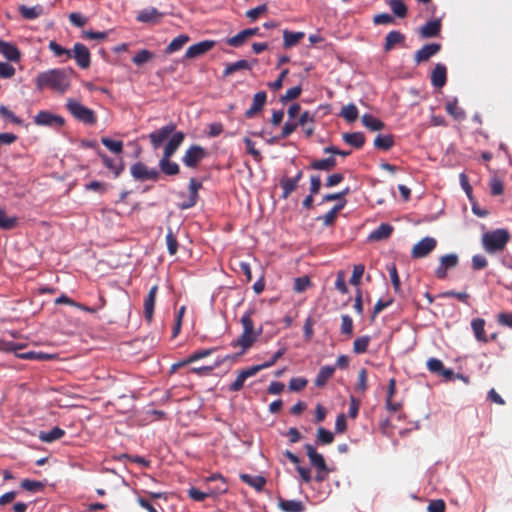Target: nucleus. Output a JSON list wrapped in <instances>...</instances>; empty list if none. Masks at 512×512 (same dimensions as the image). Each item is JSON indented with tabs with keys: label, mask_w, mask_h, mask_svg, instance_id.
Returning a JSON list of instances; mask_svg holds the SVG:
<instances>
[{
	"label": "nucleus",
	"mask_w": 512,
	"mask_h": 512,
	"mask_svg": "<svg viewBox=\"0 0 512 512\" xmlns=\"http://www.w3.org/2000/svg\"><path fill=\"white\" fill-rule=\"evenodd\" d=\"M73 74L72 68H53L39 73L34 81L36 88L40 91L48 88L64 94L70 88Z\"/></svg>",
	"instance_id": "1"
},
{
	"label": "nucleus",
	"mask_w": 512,
	"mask_h": 512,
	"mask_svg": "<svg viewBox=\"0 0 512 512\" xmlns=\"http://www.w3.org/2000/svg\"><path fill=\"white\" fill-rule=\"evenodd\" d=\"M184 139L185 134L183 132H176L172 137H170L169 141L165 145L162 157L159 160V169L163 174L167 176H175L179 174L180 167L176 162L171 161V157L178 150Z\"/></svg>",
	"instance_id": "2"
},
{
	"label": "nucleus",
	"mask_w": 512,
	"mask_h": 512,
	"mask_svg": "<svg viewBox=\"0 0 512 512\" xmlns=\"http://www.w3.org/2000/svg\"><path fill=\"white\" fill-rule=\"evenodd\" d=\"M509 239L510 235L508 230L500 228L484 233L482 236V245L487 253L493 254L503 251Z\"/></svg>",
	"instance_id": "3"
},
{
	"label": "nucleus",
	"mask_w": 512,
	"mask_h": 512,
	"mask_svg": "<svg viewBox=\"0 0 512 512\" xmlns=\"http://www.w3.org/2000/svg\"><path fill=\"white\" fill-rule=\"evenodd\" d=\"M66 107L68 111L76 118L78 121L83 122L87 125H93L96 123V116L92 109L82 105L75 99H68L66 103Z\"/></svg>",
	"instance_id": "4"
},
{
	"label": "nucleus",
	"mask_w": 512,
	"mask_h": 512,
	"mask_svg": "<svg viewBox=\"0 0 512 512\" xmlns=\"http://www.w3.org/2000/svg\"><path fill=\"white\" fill-rule=\"evenodd\" d=\"M208 152L200 145H191L182 157V163L191 169L198 167L199 163L206 158Z\"/></svg>",
	"instance_id": "5"
},
{
	"label": "nucleus",
	"mask_w": 512,
	"mask_h": 512,
	"mask_svg": "<svg viewBox=\"0 0 512 512\" xmlns=\"http://www.w3.org/2000/svg\"><path fill=\"white\" fill-rule=\"evenodd\" d=\"M130 172L132 177L138 181H157L160 178V172L155 168H149L146 164L142 162L134 163Z\"/></svg>",
	"instance_id": "6"
},
{
	"label": "nucleus",
	"mask_w": 512,
	"mask_h": 512,
	"mask_svg": "<svg viewBox=\"0 0 512 512\" xmlns=\"http://www.w3.org/2000/svg\"><path fill=\"white\" fill-rule=\"evenodd\" d=\"M437 246V240L427 236L418 241L411 250L412 259H422L427 257Z\"/></svg>",
	"instance_id": "7"
},
{
	"label": "nucleus",
	"mask_w": 512,
	"mask_h": 512,
	"mask_svg": "<svg viewBox=\"0 0 512 512\" xmlns=\"http://www.w3.org/2000/svg\"><path fill=\"white\" fill-rule=\"evenodd\" d=\"M176 132V125L174 123H169L160 129L151 132L148 137L153 149H158L166 139L170 136L172 137Z\"/></svg>",
	"instance_id": "8"
},
{
	"label": "nucleus",
	"mask_w": 512,
	"mask_h": 512,
	"mask_svg": "<svg viewBox=\"0 0 512 512\" xmlns=\"http://www.w3.org/2000/svg\"><path fill=\"white\" fill-rule=\"evenodd\" d=\"M34 123L38 126L60 128L65 124V120L59 115H55L49 111L42 110L38 112L34 117Z\"/></svg>",
	"instance_id": "9"
},
{
	"label": "nucleus",
	"mask_w": 512,
	"mask_h": 512,
	"mask_svg": "<svg viewBox=\"0 0 512 512\" xmlns=\"http://www.w3.org/2000/svg\"><path fill=\"white\" fill-rule=\"evenodd\" d=\"M72 52V58L81 69H87L91 64V54L89 49L82 43H75Z\"/></svg>",
	"instance_id": "10"
},
{
	"label": "nucleus",
	"mask_w": 512,
	"mask_h": 512,
	"mask_svg": "<svg viewBox=\"0 0 512 512\" xmlns=\"http://www.w3.org/2000/svg\"><path fill=\"white\" fill-rule=\"evenodd\" d=\"M442 45L439 43H429L425 44L422 48H420L414 56V61L416 64H420L428 61L431 57L435 56L440 52Z\"/></svg>",
	"instance_id": "11"
},
{
	"label": "nucleus",
	"mask_w": 512,
	"mask_h": 512,
	"mask_svg": "<svg viewBox=\"0 0 512 512\" xmlns=\"http://www.w3.org/2000/svg\"><path fill=\"white\" fill-rule=\"evenodd\" d=\"M215 46V41L213 40H204L198 42L194 45H191L185 53V57L188 59H193L200 57L210 51Z\"/></svg>",
	"instance_id": "12"
},
{
	"label": "nucleus",
	"mask_w": 512,
	"mask_h": 512,
	"mask_svg": "<svg viewBox=\"0 0 512 512\" xmlns=\"http://www.w3.org/2000/svg\"><path fill=\"white\" fill-rule=\"evenodd\" d=\"M304 448L311 465L314 466L319 472H327V466L323 455L318 453L315 447L311 444H305Z\"/></svg>",
	"instance_id": "13"
},
{
	"label": "nucleus",
	"mask_w": 512,
	"mask_h": 512,
	"mask_svg": "<svg viewBox=\"0 0 512 512\" xmlns=\"http://www.w3.org/2000/svg\"><path fill=\"white\" fill-rule=\"evenodd\" d=\"M157 293L158 285H154L150 288L147 296L144 299V317L148 323H151L153 320Z\"/></svg>",
	"instance_id": "14"
},
{
	"label": "nucleus",
	"mask_w": 512,
	"mask_h": 512,
	"mask_svg": "<svg viewBox=\"0 0 512 512\" xmlns=\"http://www.w3.org/2000/svg\"><path fill=\"white\" fill-rule=\"evenodd\" d=\"M267 100V94L265 91L257 92L252 101V105L249 109L245 112V117L250 119L253 118L257 113L262 111L263 107L265 106Z\"/></svg>",
	"instance_id": "15"
},
{
	"label": "nucleus",
	"mask_w": 512,
	"mask_h": 512,
	"mask_svg": "<svg viewBox=\"0 0 512 512\" xmlns=\"http://www.w3.org/2000/svg\"><path fill=\"white\" fill-rule=\"evenodd\" d=\"M441 27V20L433 19L431 21L426 22L420 28L419 34L423 39L437 37L441 32Z\"/></svg>",
	"instance_id": "16"
},
{
	"label": "nucleus",
	"mask_w": 512,
	"mask_h": 512,
	"mask_svg": "<svg viewBox=\"0 0 512 512\" xmlns=\"http://www.w3.org/2000/svg\"><path fill=\"white\" fill-rule=\"evenodd\" d=\"M258 373V368H255L254 366L249 367L245 370H242L233 383L229 386V391L237 392L240 391L243 388L244 382L247 378L252 377Z\"/></svg>",
	"instance_id": "17"
},
{
	"label": "nucleus",
	"mask_w": 512,
	"mask_h": 512,
	"mask_svg": "<svg viewBox=\"0 0 512 512\" xmlns=\"http://www.w3.org/2000/svg\"><path fill=\"white\" fill-rule=\"evenodd\" d=\"M253 314H254V310L249 309L242 315L241 320H240L242 327H243L242 333L249 334V335H252V336L258 338L262 333V328H260L258 331L255 330L254 322L252 320Z\"/></svg>",
	"instance_id": "18"
},
{
	"label": "nucleus",
	"mask_w": 512,
	"mask_h": 512,
	"mask_svg": "<svg viewBox=\"0 0 512 512\" xmlns=\"http://www.w3.org/2000/svg\"><path fill=\"white\" fill-rule=\"evenodd\" d=\"M447 81V68L444 64L438 63L435 65L431 73V83L436 88H442Z\"/></svg>",
	"instance_id": "19"
},
{
	"label": "nucleus",
	"mask_w": 512,
	"mask_h": 512,
	"mask_svg": "<svg viewBox=\"0 0 512 512\" xmlns=\"http://www.w3.org/2000/svg\"><path fill=\"white\" fill-rule=\"evenodd\" d=\"M258 28H247L240 31L233 37H230L226 40V43L232 47H240L243 43L250 37L256 35L258 33Z\"/></svg>",
	"instance_id": "20"
},
{
	"label": "nucleus",
	"mask_w": 512,
	"mask_h": 512,
	"mask_svg": "<svg viewBox=\"0 0 512 512\" xmlns=\"http://www.w3.org/2000/svg\"><path fill=\"white\" fill-rule=\"evenodd\" d=\"M406 37L403 33L397 30L390 31L385 37L384 51L389 52L398 44L403 45Z\"/></svg>",
	"instance_id": "21"
},
{
	"label": "nucleus",
	"mask_w": 512,
	"mask_h": 512,
	"mask_svg": "<svg viewBox=\"0 0 512 512\" xmlns=\"http://www.w3.org/2000/svg\"><path fill=\"white\" fill-rule=\"evenodd\" d=\"M485 320L483 318H475L471 321V328L474 333V336L478 342L487 343L489 342V337L485 332Z\"/></svg>",
	"instance_id": "22"
},
{
	"label": "nucleus",
	"mask_w": 512,
	"mask_h": 512,
	"mask_svg": "<svg viewBox=\"0 0 512 512\" xmlns=\"http://www.w3.org/2000/svg\"><path fill=\"white\" fill-rule=\"evenodd\" d=\"M346 204V201L337 203L330 211H328L326 214L319 216L317 220L321 221L322 224L326 227L333 226L338 213L344 208Z\"/></svg>",
	"instance_id": "23"
},
{
	"label": "nucleus",
	"mask_w": 512,
	"mask_h": 512,
	"mask_svg": "<svg viewBox=\"0 0 512 512\" xmlns=\"http://www.w3.org/2000/svg\"><path fill=\"white\" fill-rule=\"evenodd\" d=\"M202 188L201 182H198L195 178H191L189 182L190 196L186 202L181 205L182 209H188L193 207L198 199V191Z\"/></svg>",
	"instance_id": "24"
},
{
	"label": "nucleus",
	"mask_w": 512,
	"mask_h": 512,
	"mask_svg": "<svg viewBox=\"0 0 512 512\" xmlns=\"http://www.w3.org/2000/svg\"><path fill=\"white\" fill-rule=\"evenodd\" d=\"M394 228L388 223L380 224L375 230H373L368 239L372 241H381L391 236Z\"/></svg>",
	"instance_id": "25"
},
{
	"label": "nucleus",
	"mask_w": 512,
	"mask_h": 512,
	"mask_svg": "<svg viewBox=\"0 0 512 512\" xmlns=\"http://www.w3.org/2000/svg\"><path fill=\"white\" fill-rule=\"evenodd\" d=\"M257 339L258 338L254 337L252 335L242 333L238 339L233 340L231 342V346L233 348L240 347L241 348L240 354H243L249 348H251L253 346V344L257 341Z\"/></svg>",
	"instance_id": "26"
},
{
	"label": "nucleus",
	"mask_w": 512,
	"mask_h": 512,
	"mask_svg": "<svg viewBox=\"0 0 512 512\" xmlns=\"http://www.w3.org/2000/svg\"><path fill=\"white\" fill-rule=\"evenodd\" d=\"M0 53L10 61H18L20 59V51L18 48L3 40H0Z\"/></svg>",
	"instance_id": "27"
},
{
	"label": "nucleus",
	"mask_w": 512,
	"mask_h": 512,
	"mask_svg": "<svg viewBox=\"0 0 512 512\" xmlns=\"http://www.w3.org/2000/svg\"><path fill=\"white\" fill-rule=\"evenodd\" d=\"M337 165L336 158L334 156H330L325 159H318L311 162L309 165L310 169L313 170H321V171H331Z\"/></svg>",
	"instance_id": "28"
},
{
	"label": "nucleus",
	"mask_w": 512,
	"mask_h": 512,
	"mask_svg": "<svg viewBox=\"0 0 512 512\" xmlns=\"http://www.w3.org/2000/svg\"><path fill=\"white\" fill-rule=\"evenodd\" d=\"M305 37L304 32L283 31V47L289 49L297 45Z\"/></svg>",
	"instance_id": "29"
},
{
	"label": "nucleus",
	"mask_w": 512,
	"mask_h": 512,
	"mask_svg": "<svg viewBox=\"0 0 512 512\" xmlns=\"http://www.w3.org/2000/svg\"><path fill=\"white\" fill-rule=\"evenodd\" d=\"M335 372V367L334 366H323L320 368L315 380H314V384L316 387H324L328 380L333 376Z\"/></svg>",
	"instance_id": "30"
},
{
	"label": "nucleus",
	"mask_w": 512,
	"mask_h": 512,
	"mask_svg": "<svg viewBox=\"0 0 512 512\" xmlns=\"http://www.w3.org/2000/svg\"><path fill=\"white\" fill-rule=\"evenodd\" d=\"M240 479L247 485L255 488L257 491H262L266 484V479L260 475L252 476L250 474H241Z\"/></svg>",
	"instance_id": "31"
},
{
	"label": "nucleus",
	"mask_w": 512,
	"mask_h": 512,
	"mask_svg": "<svg viewBox=\"0 0 512 512\" xmlns=\"http://www.w3.org/2000/svg\"><path fill=\"white\" fill-rule=\"evenodd\" d=\"M18 10L20 15L27 20L36 19L43 14V7L41 5H35L33 7L21 5Z\"/></svg>",
	"instance_id": "32"
},
{
	"label": "nucleus",
	"mask_w": 512,
	"mask_h": 512,
	"mask_svg": "<svg viewBox=\"0 0 512 512\" xmlns=\"http://www.w3.org/2000/svg\"><path fill=\"white\" fill-rule=\"evenodd\" d=\"M162 14L154 7L141 10L136 19L139 22L148 23V22H156Z\"/></svg>",
	"instance_id": "33"
},
{
	"label": "nucleus",
	"mask_w": 512,
	"mask_h": 512,
	"mask_svg": "<svg viewBox=\"0 0 512 512\" xmlns=\"http://www.w3.org/2000/svg\"><path fill=\"white\" fill-rule=\"evenodd\" d=\"M280 187L282 189L281 198L287 199L290 194L298 187V183L292 177H282L280 180Z\"/></svg>",
	"instance_id": "34"
},
{
	"label": "nucleus",
	"mask_w": 512,
	"mask_h": 512,
	"mask_svg": "<svg viewBox=\"0 0 512 512\" xmlns=\"http://www.w3.org/2000/svg\"><path fill=\"white\" fill-rule=\"evenodd\" d=\"M190 40L189 36L186 34H181L175 37L169 45L165 48L166 54H172L176 51H179L183 48V46Z\"/></svg>",
	"instance_id": "35"
},
{
	"label": "nucleus",
	"mask_w": 512,
	"mask_h": 512,
	"mask_svg": "<svg viewBox=\"0 0 512 512\" xmlns=\"http://www.w3.org/2000/svg\"><path fill=\"white\" fill-rule=\"evenodd\" d=\"M343 140L345 143L359 149L365 143V136L361 132L344 133Z\"/></svg>",
	"instance_id": "36"
},
{
	"label": "nucleus",
	"mask_w": 512,
	"mask_h": 512,
	"mask_svg": "<svg viewBox=\"0 0 512 512\" xmlns=\"http://www.w3.org/2000/svg\"><path fill=\"white\" fill-rule=\"evenodd\" d=\"M279 507L284 512H303L305 507L298 500H280Z\"/></svg>",
	"instance_id": "37"
},
{
	"label": "nucleus",
	"mask_w": 512,
	"mask_h": 512,
	"mask_svg": "<svg viewBox=\"0 0 512 512\" xmlns=\"http://www.w3.org/2000/svg\"><path fill=\"white\" fill-rule=\"evenodd\" d=\"M445 109L449 115H451L455 120H462L465 118L464 110L458 106L457 99H453L448 101L445 105Z\"/></svg>",
	"instance_id": "38"
},
{
	"label": "nucleus",
	"mask_w": 512,
	"mask_h": 512,
	"mask_svg": "<svg viewBox=\"0 0 512 512\" xmlns=\"http://www.w3.org/2000/svg\"><path fill=\"white\" fill-rule=\"evenodd\" d=\"M99 155H100L105 167L108 168L109 170H111L114 173L115 177H118L124 169V165H123L122 161H119L117 163L105 154L100 153Z\"/></svg>",
	"instance_id": "39"
},
{
	"label": "nucleus",
	"mask_w": 512,
	"mask_h": 512,
	"mask_svg": "<svg viewBox=\"0 0 512 512\" xmlns=\"http://www.w3.org/2000/svg\"><path fill=\"white\" fill-rule=\"evenodd\" d=\"M388 5L396 17L405 18L407 16L408 8L403 0H389Z\"/></svg>",
	"instance_id": "40"
},
{
	"label": "nucleus",
	"mask_w": 512,
	"mask_h": 512,
	"mask_svg": "<svg viewBox=\"0 0 512 512\" xmlns=\"http://www.w3.org/2000/svg\"><path fill=\"white\" fill-rule=\"evenodd\" d=\"M65 435V431L59 427H54L48 432H41L39 435L40 440L46 443L54 442Z\"/></svg>",
	"instance_id": "41"
},
{
	"label": "nucleus",
	"mask_w": 512,
	"mask_h": 512,
	"mask_svg": "<svg viewBox=\"0 0 512 512\" xmlns=\"http://www.w3.org/2000/svg\"><path fill=\"white\" fill-rule=\"evenodd\" d=\"M374 146L377 149L387 151L394 146V137L392 135L379 134L374 140Z\"/></svg>",
	"instance_id": "42"
},
{
	"label": "nucleus",
	"mask_w": 512,
	"mask_h": 512,
	"mask_svg": "<svg viewBox=\"0 0 512 512\" xmlns=\"http://www.w3.org/2000/svg\"><path fill=\"white\" fill-rule=\"evenodd\" d=\"M362 123L366 128L370 129L371 131L382 130L385 126L381 120L375 118L371 114H364L362 116Z\"/></svg>",
	"instance_id": "43"
},
{
	"label": "nucleus",
	"mask_w": 512,
	"mask_h": 512,
	"mask_svg": "<svg viewBox=\"0 0 512 512\" xmlns=\"http://www.w3.org/2000/svg\"><path fill=\"white\" fill-rule=\"evenodd\" d=\"M371 341V337L369 335H364L357 337L353 342V352L355 354H363L366 353Z\"/></svg>",
	"instance_id": "44"
},
{
	"label": "nucleus",
	"mask_w": 512,
	"mask_h": 512,
	"mask_svg": "<svg viewBox=\"0 0 512 512\" xmlns=\"http://www.w3.org/2000/svg\"><path fill=\"white\" fill-rule=\"evenodd\" d=\"M48 47L56 57H65V59L62 60V62L72 58V52L62 47L56 41H50Z\"/></svg>",
	"instance_id": "45"
},
{
	"label": "nucleus",
	"mask_w": 512,
	"mask_h": 512,
	"mask_svg": "<svg viewBox=\"0 0 512 512\" xmlns=\"http://www.w3.org/2000/svg\"><path fill=\"white\" fill-rule=\"evenodd\" d=\"M17 217L8 216L6 212L0 208V228L3 230H11L17 225Z\"/></svg>",
	"instance_id": "46"
},
{
	"label": "nucleus",
	"mask_w": 512,
	"mask_h": 512,
	"mask_svg": "<svg viewBox=\"0 0 512 512\" xmlns=\"http://www.w3.org/2000/svg\"><path fill=\"white\" fill-rule=\"evenodd\" d=\"M244 69H250L249 62L247 60H238L234 63L228 64L223 72V75L226 77L235 73L236 71Z\"/></svg>",
	"instance_id": "47"
},
{
	"label": "nucleus",
	"mask_w": 512,
	"mask_h": 512,
	"mask_svg": "<svg viewBox=\"0 0 512 512\" xmlns=\"http://www.w3.org/2000/svg\"><path fill=\"white\" fill-rule=\"evenodd\" d=\"M286 350H287L286 347H281L278 351H276L273 354V356L269 360L265 361L262 364L254 365V367L258 368V372H259L263 369L273 366L281 357H283V355L286 353Z\"/></svg>",
	"instance_id": "48"
},
{
	"label": "nucleus",
	"mask_w": 512,
	"mask_h": 512,
	"mask_svg": "<svg viewBox=\"0 0 512 512\" xmlns=\"http://www.w3.org/2000/svg\"><path fill=\"white\" fill-rule=\"evenodd\" d=\"M347 122H354L358 118V109L354 104L344 106L340 114Z\"/></svg>",
	"instance_id": "49"
},
{
	"label": "nucleus",
	"mask_w": 512,
	"mask_h": 512,
	"mask_svg": "<svg viewBox=\"0 0 512 512\" xmlns=\"http://www.w3.org/2000/svg\"><path fill=\"white\" fill-rule=\"evenodd\" d=\"M102 144L115 154H120L123 151V142L118 140H112L108 137L101 138Z\"/></svg>",
	"instance_id": "50"
},
{
	"label": "nucleus",
	"mask_w": 512,
	"mask_h": 512,
	"mask_svg": "<svg viewBox=\"0 0 512 512\" xmlns=\"http://www.w3.org/2000/svg\"><path fill=\"white\" fill-rule=\"evenodd\" d=\"M153 58H154L153 52L146 50V49H142L136 53V55L132 58V61L135 65L141 66Z\"/></svg>",
	"instance_id": "51"
},
{
	"label": "nucleus",
	"mask_w": 512,
	"mask_h": 512,
	"mask_svg": "<svg viewBox=\"0 0 512 512\" xmlns=\"http://www.w3.org/2000/svg\"><path fill=\"white\" fill-rule=\"evenodd\" d=\"M353 328H354L353 319L348 314L342 315L341 316V328H340L341 333L348 337H351L353 334Z\"/></svg>",
	"instance_id": "52"
},
{
	"label": "nucleus",
	"mask_w": 512,
	"mask_h": 512,
	"mask_svg": "<svg viewBox=\"0 0 512 512\" xmlns=\"http://www.w3.org/2000/svg\"><path fill=\"white\" fill-rule=\"evenodd\" d=\"M334 441L333 433L323 427L317 429V443L322 445L331 444Z\"/></svg>",
	"instance_id": "53"
},
{
	"label": "nucleus",
	"mask_w": 512,
	"mask_h": 512,
	"mask_svg": "<svg viewBox=\"0 0 512 512\" xmlns=\"http://www.w3.org/2000/svg\"><path fill=\"white\" fill-rule=\"evenodd\" d=\"M244 143L247 152L254 158V160L258 163L261 162L263 157L261 152L255 148V142L252 141L250 138L246 137L244 138Z\"/></svg>",
	"instance_id": "54"
},
{
	"label": "nucleus",
	"mask_w": 512,
	"mask_h": 512,
	"mask_svg": "<svg viewBox=\"0 0 512 512\" xmlns=\"http://www.w3.org/2000/svg\"><path fill=\"white\" fill-rule=\"evenodd\" d=\"M167 249L170 255H175L178 251V241L171 228L168 229L166 235Z\"/></svg>",
	"instance_id": "55"
},
{
	"label": "nucleus",
	"mask_w": 512,
	"mask_h": 512,
	"mask_svg": "<svg viewBox=\"0 0 512 512\" xmlns=\"http://www.w3.org/2000/svg\"><path fill=\"white\" fill-rule=\"evenodd\" d=\"M20 486L24 490L30 492H38L44 489V484L42 482L29 479L22 480Z\"/></svg>",
	"instance_id": "56"
},
{
	"label": "nucleus",
	"mask_w": 512,
	"mask_h": 512,
	"mask_svg": "<svg viewBox=\"0 0 512 512\" xmlns=\"http://www.w3.org/2000/svg\"><path fill=\"white\" fill-rule=\"evenodd\" d=\"M302 93V87L301 86H295L286 91L284 95L280 97V101L282 103H286L288 101H292L297 99Z\"/></svg>",
	"instance_id": "57"
},
{
	"label": "nucleus",
	"mask_w": 512,
	"mask_h": 512,
	"mask_svg": "<svg viewBox=\"0 0 512 512\" xmlns=\"http://www.w3.org/2000/svg\"><path fill=\"white\" fill-rule=\"evenodd\" d=\"M365 271V267L362 264L354 265L352 276L350 278V284L354 286H359L361 283V278L363 277Z\"/></svg>",
	"instance_id": "58"
},
{
	"label": "nucleus",
	"mask_w": 512,
	"mask_h": 512,
	"mask_svg": "<svg viewBox=\"0 0 512 512\" xmlns=\"http://www.w3.org/2000/svg\"><path fill=\"white\" fill-rule=\"evenodd\" d=\"M0 115L10 122L16 124V125H22L23 121L16 116L11 110L8 109L5 105H0Z\"/></svg>",
	"instance_id": "59"
},
{
	"label": "nucleus",
	"mask_w": 512,
	"mask_h": 512,
	"mask_svg": "<svg viewBox=\"0 0 512 512\" xmlns=\"http://www.w3.org/2000/svg\"><path fill=\"white\" fill-rule=\"evenodd\" d=\"M367 377H368L367 370L365 368L360 369V371L358 372V380H357V384H356V388H355L356 391L361 392V393L366 391Z\"/></svg>",
	"instance_id": "60"
},
{
	"label": "nucleus",
	"mask_w": 512,
	"mask_h": 512,
	"mask_svg": "<svg viewBox=\"0 0 512 512\" xmlns=\"http://www.w3.org/2000/svg\"><path fill=\"white\" fill-rule=\"evenodd\" d=\"M308 380L303 377L291 378L289 381V389L292 391H301L307 386Z\"/></svg>",
	"instance_id": "61"
},
{
	"label": "nucleus",
	"mask_w": 512,
	"mask_h": 512,
	"mask_svg": "<svg viewBox=\"0 0 512 512\" xmlns=\"http://www.w3.org/2000/svg\"><path fill=\"white\" fill-rule=\"evenodd\" d=\"M439 261L447 269H452L458 264V256L456 254H447L441 256Z\"/></svg>",
	"instance_id": "62"
},
{
	"label": "nucleus",
	"mask_w": 512,
	"mask_h": 512,
	"mask_svg": "<svg viewBox=\"0 0 512 512\" xmlns=\"http://www.w3.org/2000/svg\"><path fill=\"white\" fill-rule=\"evenodd\" d=\"M267 10L268 6L266 4H262L260 6H257L253 9L246 11V17L249 18L251 21H255L261 14L266 13Z\"/></svg>",
	"instance_id": "63"
},
{
	"label": "nucleus",
	"mask_w": 512,
	"mask_h": 512,
	"mask_svg": "<svg viewBox=\"0 0 512 512\" xmlns=\"http://www.w3.org/2000/svg\"><path fill=\"white\" fill-rule=\"evenodd\" d=\"M445 502L442 499H436L430 501L428 504L427 510L429 512H445Z\"/></svg>",
	"instance_id": "64"
}]
</instances>
